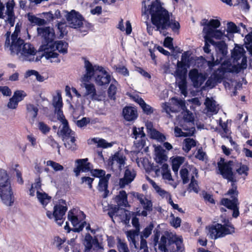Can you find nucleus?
<instances>
[{
  "instance_id": "8fccbe9b",
  "label": "nucleus",
  "mask_w": 252,
  "mask_h": 252,
  "mask_svg": "<svg viewBox=\"0 0 252 252\" xmlns=\"http://www.w3.org/2000/svg\"><path fill=\"white\" fill-rule=\"evenodd\" d=\"M181 178L182 180L183 183L186 184L189 182V171L186 168H182L180 171Z\"/></svg>"
},
{
  "instance_id": "774afa93",
  "label": "nucleus",
  "mask_w": 252,
  "mask_h": 252,
  "mask_svg": "<svg viewBox=\"0 0 252 252\" xmlns=\"http://www.w3.org/2000/svg\"><path fill=\"white\" fill-rule=\"evenodd\" d=\"M124 177L126 179L131 180L132 182L135 178V174L132 173L130 169L127 168L125 170Z\"/></svg>"
},
{
  "instance_id": "f704fd0d",
  "label": "nucleus",
  "mask_w": 252,
  "mask_h": 252,
  "mask_svg": "<svg viewBox=\"0 0 252 252\" xmlns=\"http://www.w3.org/2000/svg\"><path fill=\"white\" fill-rule=\"evenodd\" d=\"M26 16L28 20L32 23L39 26L44 25L46 24V21L45 20L37 17L32 13H28Z\"/></svg>"
},
{
  "instance_id": "c9c22d12",
  "label": "nucleus",
  "mask_w": 252,
  "mask_h": 252,
  "mask_svg": "<svg viewBox=\"0 0 252 252\" xmlns=\"http://www.w3.org/2000/svg\"><path fill=\"white\" fill-rule=\"evenodd\" d=\"M113 68L116 73L125 77H127L129 75V71L125 65L122 64L114 65Z\"/></svg>"
},
{
  "instance_id": "9b49d317",
  "label": "nucleus",
  "mask_w": 252,
  "mask_h": 252,
  "mask_svg": "<svg viewBox=\"0 0 252 252\" xmlns=\"http://www.w3.org/2000/svg\"><path fill=\"white\" fill-rule=\"evenodd\" d=\"M36 50L34 47L29 43H25L19 52L17 56L23 61L34 62L39 60L35 57Z\"/></svg>"
},
{
  "instance_id": "338daca9",
  "label": "nucleus",
  "mask_w": 252,
  "mask_h": 252,
  "mask_svg": "<svg viewBox=\"0 0 252 252\" xmlns=\"http://www.w3.org/2000/svg\"><path fill=\"white\" fill-rule=\"evenodd\" d=\"M206 156V153L203 151L202 148H200L197 150V153L196 154L195 157L196 158L200 160L203 161Z\"/></svg>"
},
{
  "instance_id": "69168bd1",
  "label": "nucleus",
  "mask_w": 252,
  "mask_h": 252,
  "mask_svg": "<svg viewBox=\"0 0 252 252\" xmlns=\"http://www.w3.org/2000/svg\"><path fill=\"white\" fill-rule=\"evenodd\" d=\"M90 122V119L87 118H83L80 120L77 121L76 125L79 127H82L87 125Z\"/></svg>"
},
{
  "instance_id": "a878e982",
  "label": "nucleus",
  "mask_w": 252,
  "mask_h": 252,
  "mask_svg": "<svg viewBox=\"0 0 252 252\" xmlns=\"http://www.w3.org/2000/svg\"><path fill=\"white\" fill-rule=\"evenodd\" d=\"M216 50L218 54H220L222 57H225L227 52V45L224 41L216 42L215 44Z\"/></svg>"
},
{
  "instance_id": "4d7b16f0",
  "label": "nucleus",
  "mask_w": 252,
  "mask_h": 252,
  "mask_svg": "<svg viewBox=\"0 0 252 252\" xmlns=\"http://www.w3.org/2000/svg\"><path fill=\"white\" fill-rule=\"evenodd\" d=\"M26 95V94L24 91L22 90H17L14 92L13 97L19 102L23 100Z\"/></svg>"
},
{
  "instance_id": "09e8293b",
  "label": "nucleus",
  "mask_w": 252,
  "mask_h": 252,
  "mask_svg": "<svg viewBox=\"0 0 252 252\" xmlns=\"http://www.w3.org/2000/svg\"><path fill=\"white\" fill-rule=\"evenodd\" d=\"M154 224L152 223H150L142 232L141 235V238H147L150 236L152 233V231L154 228Z\"/></svg>"
},
{
  "instance_id": "cd10ccee",
  "label": "nucleus",
  "mask_w": 252,
  "mask_h": 252,
  "mask_svg": "<svg viewBox=\"0 0 252 252\" xmlns=\"http://www.w3.org/2000/svg\"><path fill=\"white\" fill-rule=\"evenodd\" d=\"M36 197L38 201L43 206H45L51 201V197L44 192L36 191Z\"/></svg>"
},
{
  "instance_id": "4be33fe9",
  "label": "nucleus",
  "mask_w": 252,
  "mask_h": 252,
  "mask_svg": "<svg viewBox=\"0 0 252 252\" xmlns=\"http://www.w3.org/2000/svg\"><path fill=\"white\" fill-rule=\"evenodd\" d=\"M118 86V82L115 78H113L112 82L107 89L108 97L110 100L113 101L116 100V94L118 91L117 87Z\"/></svg>"
},
{
  "instance_id": "ea45409f",
  "label": "nucleus",
  "mask_w": 252,
  "mask_h": 252,
  "mask_svg": "<svg viewBox=\"0 0 252 252\" xmlns=\"http://www.w3.org/2000/svg\"><path fill=\"white\" fill-rule=\"evenodd\" d=\"M118 28L122 32L126 30L127 34H129L132 32V27L130 22L129 21H127L126 22V29H125L124 26L123 20L122 19L119 23Z\"/></svg>"
},
{
  "instance_id": "412c9836",
  "label": "nucleus",
  "mask_w": 252,
  "mask_h": 252,
  "mask_svg": "<svg viewBox=\"0 0 252 252\" xmlns=\"http://www.w3.org/2000/svg\"><path fill=\"white\" fill-rule=\"evenodd\" d=\"M62 125V127H60V130L58 131V135L62 137V140L74 135V132L68 126L67 121H64Z\"/></svg>"
},
{
  "instance_id": "7ed1b4c3",
  "label": "nucleus",
  "mask_w": 252,
  "mask_h": 252,
  "mask_svg": "<svg viewBox=\"0 0 252 252\" xmlns=\"http://www.w3.org/2000/svg\"><path fill=\"white\" fill-rule=\"evenodd\" d=\"M38 35L42 38V44L39 50L43 52L42 56L51 63H59V54L55 52L53 41L55 38V33L53 28L50 27H40L37 29Z\"/></svg>"
},
{
  "instance_id": "20e7f679",
  "label": "nucleus",
  "mask_w": 252,
  "mask_h": 252,
  "mask_svg": "<svg viewBox=\"0 0 252 252\" xmlns=\"http://www.w3.org/2000/svg\"><path fill=\"white\" fill-rule=\"evenodd\" d=\"M84 60L85 73L80 78L81 86L85 88V96L90 95L92 99L94 95V68L93 64L86 58Z\"/></svg>"
},
{
  "instance_id": "6e6552de",
  "label": "nucleus",
  "mask_w": 252,
  "mask_h": 252,
  "mask_svg": "<svg viewBox=\"0 0 252 252\" xmlns=\"http://www.w3.org/2000/svg\"><path fill=\"white\" fill-rule=\"evenodd\" d=\"M111 176L110 174L106 175L105 171L104 170L95 169V178H99L97 188L98 191L102 193L101 196L103 198L107 197L109 193L108 186Z\"/></svg>"
},
{
  "instance_id": "603ef678",
  "label": "nucleus",
  "mask_w": 252,
  "mask_h": 252,
  "mask_svg": "<svg viewBox=\"0 0 252 252\" xmlns=\"http://www.w3.org/2000/svg\"><path fill=\"white\" fill-rule=\"evenodd\" d=\"M47 166L52 167L55 171H62L63 167L59 163L52 160H48L46 162Z\"/></svg>"
},
{
  "instance_id": "b1692460",
  "label": "nucleus",
  "mask_w": 252,
  "mask_h": 252,
  "mask_svg": "<svg viewBox=\"0 0 252 252\" xmlns=\"http://www.w3.org/2000/svg\"><path fill=\"white\" fill-rule=\"evenodd\" d=\"M134 98V101L140 105L144 114L149 115L154 112L153 108L147 104L142 98L138 96Z\"/></svg>"
},
{
  "instance_id": "7c9ffc66",
  "label": "nucleus",
  "mask_w": 252,
  "mask_h": 252,
  "mask_svg": "<svg viewBox=\"0 0 252 252\" xmlns=\"http://www.w3.org/2000/svg\"><path fill=\"white\" fill-rule=\"evenodd\" d=\"M64 142V145L66 148L71 151H74L77 149V146L75 143V138L74 135L70 137L67 138L63 140Z\"/></svg>"
},
{
  "instance_id": "e433bc0d",
  "label": "nucleus",
  "mask_w": 252,
  "mask_h": 252,
  "mask_svg": "<svg viewBox=\"0 0 252 252\" xmlns=\"http://www.w3.org/2000/svg\"><path fill=\"white\" fill-rule=\"evenodd\" d=\"M94 240L89 233H86L84 240V245L85 246V252H90L93 247Z\"/></svg>"
},
{
  "instance_id": "4468645a",
  "label": "nucleus",
  "mask_w": 252,
  "mask_h": 252,
  "mask_svg": "<svg viewBox=\"0 0 252 252\" xmlns=\"http://www.w3.org/2000/svg\"><path fill=\"white\" fill-rule=\"evenodd\" d=\"M65 14L66 20L71 28L76 29L83 25V18L82 16L74 10L70 12L63 11Z\"/></svg>"
},
{
  "instance_id": "5fc2aeb1",
  "label": "nucleus",
  "mask_w": 252,
  "mask_h": 252,
  "mask_svg": "<svg viewBox=\"0 0 252 252\" xmlns=\"http://www.w3.org/2000/svg\"><path fill=\"white\" fill-rule=\"evenodd\" d=\"M172 220L170 221V224L175 228L179 227L181 225L182 220L180 218L177 217H175L173 214L171 215Z\"/></svg>"
},
{
  "instance_id": "3c124183",
  "label": "nucleus",
  "mask_w": 252,
  "mask_h": 252,
  "mask_svg": "<svg viewBox=\"0 0 252 252\" xmlns=\"http://www.w3.org/2000/svg\"><path fill=\"white\" fill-rule=\"evenodd\" d=\"M168 25L164 29V31H166L168 29L171 28L173 31L179 30L180 28V24L178 22H172L169 18Z\"/></svg>"
},
{
  "instance_id": "aec40b11",
  "label": "nucleus",
  "mask_w": 252,
  "mask_h": 252,
  "mask_svg": "<svg viewBox=\"0 0 252 252\" xmlns=\"http://www.w3.org/2000/svg\"><path fill=\"white\" fill-rule=\"evenodd\" d=\"M132 194L133 197L136 198L139 201L144 209L148 211L152 210L153 204L152 201L146 198L144 194L136 192H133Z\"/></svg>"
},
{
  "instance_id": "f3484780",
  "label": "nucleus",
  "mask_w": 252,
  "mask_h": 252,
  "mask_svg": "<svg viewBox=\"0 0 252 252\" xmlns=\"http://www.w3.org/2000/svg\"><path fill=\"white\" fill-rule=\"evenodd\" d=\"M67 217L68 220L71 221L73 226L75 227L72 230L74 232H79L82 231L85 225L86 226V230H91L92 232H93V230L90 228V224H88L86 222L84 221L79 224L80 220L76 215L74 213V211H69Z\"/></svg>"
},
{
  "instance_id": "58836bf2",
  "label": "nucleus",
  "mask_w": 252,
  "mask_h": 252,
  "mask_svg": "<svg viewBox=\"0 0 252 252\" xmlns=\"http://www.w3.org/2000/svg\"><path fill=\"white\" fill-rule=\"evenodd\" d=\"M53 105L56 110L57 109H61L62 107V98L60 93L58 92L56 95L54 96Z\"/></svg>"
},
{
  "instance_id": "f8f14e48",
  "label": "nucleus",
  "mask_w": 252,
  "mask_h": 252,
  "mask_svg": "<svg viewBox=\"0 0 252 252\" xmlns=\"http://www.w3.org/2000/svg\"><path fill=\"white\" fill-rule=\"evenodd\" d=\"M75 167L73 171L76 176H79L81 172L90 171V175L94 177V170L93 169V165L88 162V158L77 159L75 160Z\"/></svg>"
},
{
  "instance_id": "c03bdc74",
  "label": "nucleus",
  "mask_w": 252,
  "mask_h": 252,
  "mask_svg": "<svg viewBox=\"0 0 252 252\" xmlns=\"http://www.w3.org/2000/svg\"><path fill=\"white\" fill-rule=\"evenodd\" d=\"M189 191L193 190L195 193L198 192V183L193 175H191L190 183L189 185Z\"/></svg>"
},
{
  "instance_id": "dca6fc26",
  "label": "nucleus",
  "mask_w": 252,
  "mask_h": 252,
  "mask_svg": "<svg viewBox=\"0 0 252 252\" xmlns=\"http://www.w3.org/2000/svg\"><path fill=\"white\" fill-rule=\"evenodd\" d=\"M189 77L192 83L193 87L195 88L200 87L207 78L205 74L199 72L198 70L196 68H193L189 70Z\"/></svg>"
},
{
  "instance_id": "5701e85b",
  "label": "nucleus",
  "mask_w": 252,
  "mask_h": 252,
  "mask_svg": "<svg viewBox=\"0 0 252 252\" xmlns=\"http://www.w3.org/2000/svg\"><path fill=\"white\" fill-rule=\"evenodd\" d=\"M187 72H182L181 71H175L174 72V76L176 79H179L180 81L179 82V87L182 90L183 93L184 91H186L187 89Z\"/></svg>"
},
{
  "instance_id": "f03ea898",
  "label": "nucleus",
  "mask_w": 252,
  "mask_h": 252,
  "mask_svg": "<svg viewBox=\"0 0 252 252\" xmlns=\"http://www.w3.org/2000/svg\"><path fill=\"white\" fill-rule=\"evenodd\" d=\"M142 6L145 8L144 14L151 16L152 24L155 26L157 31H159L160 34L166 36L169 33L164 31V29L167 26L169 13L167 10L162 6L159 0H155L149 5L147 8L145 1H142Z\"/></svg>"
},
{
  "instance_id": "72a5a7b5",
  "label": "nucleus",
  "mask_w": 252,
  "mask_h": 252,
  "mask_svg": "<svg viewBox=\"0 0 252 252\" xmlns=\"http://www.w3.org/2000/svg\"><path fill=\"white\" fill-rule=\"evenodd\" d=\"M227 209L233 211L232 217L237 218L239 216V202L232 203L228 204H222Z\"/></svg>"
},
{
  "instance_id": "0e129e2a",
  "label": "nucleus",
  "mask_w": 252,
  "mask_h": 252,
  "mask_svg": "<svg viewBox=\"0 0 252 252\" xmlns=\"http://www.w3.org/2000/svg\"><path fill=\"white\" fill-rule=\"evenodd\" d=\"M18 102H19L12 96L9 99L7 106L10 109H15L18 105Z\"/></svg>"
},
{
  "instance_id": "2f4dec72",
  "label": "nucleus",
  "mask_w": 252,
  "mask_h": 252,
  "mask_svg": "<svg viewBox=\"0 0 252 252\" xmlns=\"http://www.w3.org/2000/svg\"><path fill=\"white\" fill-rule=\"evenodd\" d=\"M196 146V141L193 138H187L184 139L183 142V150L186 153H188L192 147Z\"/></svg>"
},
{
  "instance_id": "a18cd8bd",
  "label": "nucleus",
  "mask_w": 252,
  "mask_h": 252,
  "mask_svg": "<svg viewBox=\"0 0 252 252\" xmlns=\"http://www.w3.org/2000/svg\"><path fill=\"white\" fill-rule=\"evenodd\" d=\"M220 26V23L219 20L217 19H211L207 24L206 28L204 29V31L205 32L206 29H217L219 28Z\"/></svg>"
},
{
  "instance_id": "c85d7f7f",
  "label": "nucleus",
  "mask_w": 252,
  "mask_h": 252,
  "mask_svg": "<svg viewBox=\"0 0 252 252\" xmlns=\"http://www.w3.org/2000/svg\"><path fill=\"white\" fill-rule=\"evenodd\" d=\"M53 46L55 49V52L58 53L56 51H58L59 52L63 54H66L67 52L68 44L66 42L63 41H57L55 42H53Z\"/></svg>"
},
{
  "instance_id": "79ce46f5",
  "label": "nucleus",
  "mask_w": 252,
  "mask_h": 252,
  "mask_svg": "<svg viewBox=\"0 0 252 252\" xmlns=\"http://www.w3.org/2000/svg\"><path fill=\"white\" fill-rule=\"evenodd\" d=\"M205 39V45L203 47V50L206 53H210L211 52V50L210 49V44H211L215 46V44L216 43V41H215L213 39H210V38H208L206 36H204Z\"/></svg>"
},
{
  "instance_id": "0eeeda50",
  "label": "nucleus",
  "mask_w": 252,
  "mask_h": 252,
  "mask_svg": "<svg viewBox=\"0 0 252 252\" xmlns=\"http://www.w3.org/2000/svg\"><path fill=\"white\" fill-rule=\"evenodd\" d=\"M175 245L177 252H182L184 249L183 246V241L181 239L177 237L176 235H168L166 237L164 235H162L160 238V242L158 244V249L163 252H169L167 246Z\"/></svg>"
},
{
  "instance_id": "ddd939ff",
  "label": "nucleus",
  "mask_w": 252,
  "mask_h": 252,
  "mask_svg": "<svg viewBox=\"0 0 252 252\" xmlns=\"http://www.w3.org/2000/svg\"><path fill=\"white\" fill-rule=\"evenodd\" d=\"M111 81V76L101 66L95 64V83L102 86L109 84Z\"/></svg>"
},
{
  "instance_id": "49530a36",
  "label": "nucleus",
  "mask_w": 252,
  "mask_h": 252,
  "mask_svg": "<svg viewBox=\"0 0 252 252\" xmlns=\"http://www.w3.org/2000/svg\"><path fill=\"white\" fill-rule=\"evenodd\" d=\"M95 144H97V147L107 148L113 146V143H108L104 139H99L97 140L95 138Z\"/></svg>"
},
{
  "instance_id": "a211bd4d",
  "label": "nucleus",
  "mask_w": 252,
  "mask_h": 252,
  "mask_svg": "<svg viewBox=\"0 0 252 252\" xmlns=\"http://www.w3.org/2000/svg\"><path fill=\"white\" fill-rule=\"evenodd\" d=\"M124 119L127 122H134L138 116L137 108L135 107L126 106L123 109Z\"/></svg>"
},
{
  "instance_id": "bb28decb",
  "label": "nucleus",
  "mask_w": 252,
  "mask_h": 252,
  "mask_svg": "<svg viewBox=\"0 0 252 252\" xmlns=\"http://www.w3.org/2000/svg\"><path fill=\"white\" fill-rule=\"evenodd\" d=\"M205 36L210 39L215 38L217 39H220L224 34V32H222L220 30L217 29H206L205 32Z\"/></svg>"
},
{
  "instance_id": "864d4df0",
  "label": "nucleus",
  "mask_w": 252,
  "mask_h": 252,
  "mask_svg": "<svg viewBox=\"0 0 252 252\" xmlns=\"http://www.w3.org/2000/svg\"><path fill=\"white\" fill-rule=\"evenodd\" d=\"M226 31L228 33H234L238 32L239 29L234 23L229 22L227 23Z\"/></svg>"
},
{
  "instance_id": "052dcab7",
  "label": "nucleus",
  "mask_w": 252,
  "mask_h": 252,
  "mask_svg": "<svg viewBox=\"0 0 252 252\" xmlns=\"http://www.w3.org/2000/svg\"><path fill=\"white\" fill-rule=\"evenodd\" d=\"M163 46L169 49H173V38L169 36L165 37L163 42Z\"/></svg>"
},
{
  "instance_id": "6e6d98bb",
  "label": "nucleus",
  "mask_w": 252,
  "mask_h": 252,
  "mask_svg": "<svg viewBox=\"0 0 252 252\" xmlns=\"http://www.w3.org/2000/svg\"><path fill=\"white\" fill-rule=\"evenodd\" d=\"M118 250L119 252H129L127 244L122 242L120 238L118 239Z\"/></svg>"
},
{
  "instance_id": "680f3d73",
  "label": "nucleus",
  "mask_w": 252,
  "mask_h": 252,
  "mask_svg": "<svg viewBox=\"0 0 252 252\" xmlns=\"http://www.w3.org/2000/svg\"><path fill=\"white\" fill-rule=\"evenodd\" d=\"M95 100L98 101L104 100L106 98V94L105 90H101L100 92H96L95 90Z\"/></svg>"
},
{
  "instance_id": "473e14b6",
  "label": "nucleus",
  "mask_w": 252,
  "mask_h": 252,
  "mask_svg": "<svg viewBox=\"0 0 252 252\" xmlns=\"http://www.w3.org/2000/svg\"><path fill=\"white\" fill-rule=\"evenodd\" d=\"M26 108L28 116L34 121V119L36 118L38 111L37 107L32 104H28L27 105Z\"/></svg>"
},
{
  "instance_id": "37998d69",
  "label": "nucleus",
  "mask_w": 252,
  "mask_h": 252,
  "mask_svg": "<svg viewBox=\"0 0 252 252\" xmlns=\"http://www.w3.org/2000/svg\"><path fill=\"white\" fill-rule=\"evenodd\" d=\"M240 166L236 169V172L240 175H244L245 177L248 175L249 167L245 164H243L241 162L238 163Z\"/></svg>"
},
{
  "instance_id": "423d86ee",
  "label": "nucleus",
  "mask_w": 252,
  "mask_h": 252,
  "mask_svg": "<svg viewBox=\"0 0 252 252\" xmlns=\"http://www.w3.org/2000/svg\"><path fill=\"white\" fill-rule=\"evenodd\" d=\"M234 232L235 228L231 223L221 224L217 223L214 225H211L209 227L210 236L215 240L224 237L227 235L231 234Z\"/></svg>"
},
{
  "instance_id": "bf43d9fd",
  "label": "nucleus",
  "mask_w": 252,
  "mask_h": 252,
  "mask_svg": "<svg viewBox=\"0 0 252 252\" xmlns=\"http://www.w3.org/2000/svg\"><path fill=\"white\" fill-rule=\"evenodd\" d=\"M202 196L205 201H207L212 204H215V201L213 198V195L208 193L204 190L202 191Z\"/></svg>"
},
{
  "instance_id": "de8ad7c7",
  "label": "nucleus",
  "mask_w": 252,
  "mask_h": 252,
  "mask_svg": "<svg viewBox=\"0 0 252 252\" xmlns=\"http://www.w3.org/2000/svg\"><path fill=\"white\" fill-rule=\"evenodd\" d=\"M32 75L35 76L36 80L39 82H43L44 80V77L39 74L37 71L34 70H30L27 71L25 77H29Z\"/></svg>"
},
{
  "instance_id": "c756f323",
  "label": "nucleus",
  "mask_w": 252,
  "mask_h": 252,
  "mask_svg": "<svg viewBox=\"0 0 252 252\" xmlns=\"http://www.w3.org/2000/svg\"><path fill=\"white\" fill-rule=\"evenodd\" d=\"M185 160V157L180 156H177L172 159V169L174 172H178L180 166L184 163Z\"/></svg>"
},
{
  "instance_id": "e2e57ef3",
  "label": "nucleus",
  "mask_w": 252,
  "mask_h": 252,
  "mask_svg": "<svg viewBox=\"0 0 252 252\" xmlns=\"http://www.w3.org/2000/svg\"><path fill=\"white\" fill-rule=\"evenodd\" d=\"M206 107L211 111L214 112L215 109V104L214 102L209 98H207L205 101Z\"/></svg>"
},
{
  "instance_id": "13d9d810",
  "label": "nucleus",
  "mask_w": 252,
  "mask_h": 252,
  "mask_svg": "<svg viewBox=\"0 0 252 252\" xmlns=\"http://www.w3.org/2000/svg\"><path fill=\"white\" fill-rule=\"evenodd\" d=\"M38 127L41 132L44 134L48 133L50 130V127L42 122H39Z\"/></svg>"
},
{
  "instance_id": "9d476101",
  "label": "nucleus",
  "mask_w": 252,
  "mask_h": 252,
  "mask_svg": "<svg viewBox=\"0 0 252 252\" xmlns=\"http://www.w3.org/2000/svg\"><path fill=\"white\" fill-rule=\"evenodd\" d=\"M7 38L5 43V47L8 48L13 55H17L21 50L23 45L25 43L24 41L18 36L12 35L11 38L9 37V34L7 32L6 34Z\"/></svg>"
},
{
  "instance_id": "39448f33",
  "label": "nucleus",
  "mask_w": 252,
  "mask_h": 252,
  "mask_svg": "<svg viewBox=\"0 0 252 252\" xmlns=\"http://www.w3.org/2000/svg\"><path fill=\"white\" fill-rule=\"evenodd\" d=\"M0 197L7 206H11L13 203L9 178L3 169H0Z\"/></svg>"
},
{
  "instance_id": "4c0bfd02",
  "label": "nucleus",
  "mask_w": 252,
  "mask_h": 252,
  "mask_svg": "<svg viewBox=\"0 0 252 252\" xmlns=\"http://www.w3.org/2000/svg\"><path fill=\"white\" fill-rule=\"evenodd\" d=\"M165 151L160 148L156 154V157L155 160L156 162L159 164H162L167 159V157L164 153Z\"/></svg>"
},
{
  "instance_id": "1a4fd4ad",
  "label": "nucleus",
  "mask_w": 252,
  "mask_h": 252,
  "mask_svg": "<svg viewBox=\"0 0 252 252\" xmlns=\"http://www.w3.org/2000/svg\"><path fill=\"white\" fill-rule=\"evenodd\" d=\"M66 211L67 207L64 201L61 200L59 204L54 206L53 213L47 211L46 214L49 219L54 218L57 223L61 226L63 222V217Z\"/></svg>"
},
{
  "instance_id": "a19ab883",
  "label": "nucleus",
  "mask_w": 252,
  "mask_h": 252,
  "mask_svg": "<svg viewBox=\"0 0 252 252\" xmlns=\"http://www.w3.org/2000/svg\"><path fill=\"white\" fill-rule=\"evenodd\" d=\"M244 51V49L240 47L238 49H234L231 54L232 58L234 60L238 61L243 56Z\"/></svg>"
},
{
  "instance_id": "6ab92c4d",
  "label": "nucleus",
  "mask_w": 252,
  "mask_h": 252,
  "mask_svg": "<svg viewBox=\"0 0 252 252\" xmlns=\"http://www.w3.org/2000/svg\"><path fill=\"white\" fill-rule=\"evenodd\" d=\"M189 56L187 52H184L181 56V61H178L175 71H181L188 72V67L189 66Z\"/></svg>"
},
{
  "instance_id": "393cba45",
  "label": "nucleus",
  "mask_w": 252,
  "mask_h": 252,
  "mask_svg": "<svg viewBox=\"0 0 252 252\" xmlns=\"http://www.w3.org/2000/svg\"><path fill=\"white\" fill-rule=\"evenodd\" d=\"M126 158L123 157L119 152L116 153L114 155L109 158L108 160L107 164L109 166H112L114 161H116L120 166L124 165L125 163Z\"/></svg>"
},
{
  "instance_id": "f257e3e1",
  "label": "nucleus",
  "mask_w": 252,
  "mask_h": 252,
  "mask_svg": "<svg viewBox=\"0 0 252 252\" xmlns=\"http://www.w3.org/2000/svg\"><path fill=\"white\" fill-rule=\"evenodd\" d=\"M217 164L220 174L223 179L227 180L228 182H231V188L225 193V195L229 196L231 199L223 198L220 201V204H225L238 202V180L236 178L235 173L233 171L234 161L233 160L225 161L224 158H220Z\"/></svg>"
},
{
  "instance_id": "2eb2a0df",
  "label": "nucleus",
  "mask_w": 252,
  "mask_h": 252,
  "mask_svg": "<svg viewBox=\"0 0 252 252\" xmlns=\"http://www.w3.org/2000/svg\"><path fill=\"white\" fill-rule=\"evenodd\" d=\"M132 138H134L135 140L134 141V144L136 147L138 148H143L146 145V136L144 131V127H141L138 128V131L135 126H133L132 127Z\"/></svg>"
}]
</instances>
